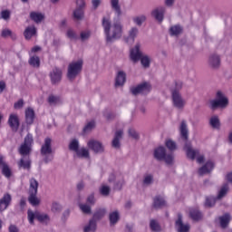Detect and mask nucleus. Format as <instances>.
<instances>
[{
    "label": "nucleus",
    "mask_w": 232,
    "mask_h": 232,
    "mask_svg": "<svg viewBox=\"0 0 232 232\" xmlns=\"http://www.w3.org/2000/svg\"><path fill=\"white\" fill-rule=\"evenodd\" d=\"M153 206L155 209H162L166 208V200L160 196H156L153 199Z\"/></svg>",
    "instance_id": "bb28decb"
},
{
    "label": "nucleus",
    "mask_w": 232,
    "mask_h": 232,
    "mask_svg": "<svg viewBox=\"0 0 232 232\" xmlns=\"http://www.w3.org/2000/svg\"><path fill=\"white\" fill-rule=\"evenodd\" d=\"M182 26L177 24V25H172L170 28H169V34L172 35V36H179L180 35V34H182Z\"/></svg>",
    "instance_id": "f704fd0d"
},
{
    "label": "nucleus",
    "mask_w": 232,
    "mask_h": 232,
    "mask_svg": "<svg viewBox=\"0 0 232 232\" xmlns=\"http://www.w3.org/2000/svg\"><path fill=\"white\" fill-rule=\"evenodd\" d=\"M87 202H88V204H91V206H93L95 204V195L94 194H91L87 198Z\"/></svg>",
    "instance_id": "69168bd1"
},
{
    "label": "nucleus",
    "mask_w": 232,
    "mask_h": 232,
    "mask_svg": "<svg viewBox=\"0 0 232 232\" xmlns=\"http://www.w3.org/2000/svg\"><path fill=\"white\" fill-rule=\"evenodd\" d=\"M139 35V28L137 27H132L129 31V39H131V41H135V37Z\"/></svg>",
    "instance_id": "49530a36"
},
{
    "label": "nucleus",
    "mask_w": 232,
    "mask_h": 232,
    "mask_svg": "<svg viewBox=\"0 0 232 232\" xmlns=\"http://www.w3.org/2000/svg\"><path fill=\"white\" fill-rule=\"evenodd\" d=\"M166 146L169 151H175V150H177V143L171 140L166 141Z\"/></svg>",
    "instance_id": "603ef678"
},
{
    "label": "nucleus",
    "mask_w": 232,
    "mask_h": 232,
    "mask_svg": "<svg viewBox=\"0 0 232 232\" xmlns=\"http://www.w3.org/2000/svg\"><path fill=\"white\" fill-rule=\"evenodd\" d=\"M66 36H67L68 39H70L71 41H77V39H79V36L77 35V34L75 33V31H73V30H72V29H68V30H67Z\"/></svg>",
    "instance_id": "a18cd8bd"
},
{
    "label": "nucleus",
    "mask_w": 232,
    "mask_h": 232,
    "mask_svg": "<svg viewBox=\"0 0 232 232\" xmlns=\"http://www.w3.org/2000/svg\"><path fill=\"white\" fill-rule=\"evenodd\" d=\"M12 204V195L5 193L0 199V212L5 211L8 208V206Z\"/></svg>",
    "instance_id": "dca6fc26"
},
{
    "label": "nucleus",
    "mask_w": 232,
    "mask_h": 232,
    "mask_svg": "<svg viewBox=\"0 0 232 232\" xmlns=\"http://www.w3.org/2000/svg\"><path fill=\"white\" fill-rule=\"evenodd\" d=\"M17 164L20 169H27L29 171V169H32V160L30 157L24 156L22 159H20Z\"/></svg>",
    "instance_id": "a211bd4d"
},
{
    "label": "nucleus",
    "mask_w": 232,
    "mask_h": 232,
    "mask_svg": "<svg viewBox=\"0 0 232 232\" xmlns=\"http://www.w3.org/2000/svg\"><path fill=\"white\" fill-rule=\"evenodd\" d=\"M209 124L214 130H220V119H218V116H212L209 120Z\"/></svg>",
    "instance_id": "e433bc0d"
},
{
    "label": "nucleus",
    "mask_w": 232,
    "mask_h": 232,
    "mask_svg": "<svg viewBox=\"0 0 232 232\" xmlns=\"http://www.w3.org/2000/svg\"><path fill=\"white\" fill-rule=\"evenodd\" d=\"M69 150L70 151H74V153L77 152V150H79V140L77 139H74L70 142Z\"/></svg>",
    "instance_id": "79ce46f5"
},
{
    "label": "nucleus",
    "mask_w": 232,
    "mask_h": 232,
    "mask_svg": "<svg viewBox=\"0 0 232 232\" xmlns=\"http://www.w3.org/2000/svg\"><path fill=\"white\" fill-rule=\"evenodd\" d=\"M123 135L124 131H122L121 130L115 131L114 138L111 142L112 148H115V150H119L121 148V140H122Z\"/></svg>",
    "instance_id": "f3484780"
},
{
    "label": "nucleus",
    "mask_w": 232,
    "mask_h": 232,
    "mask_svg": "<svg viewBox=\"0 0 232 232\" xmlns=\"http://www.w3.org/2000/svg\"><path fill=\"white\" fill-rule=\"evenodd\" d=\"M47 102L50 104V106H55L57 102H59V97L50 94L49 97L47 98Z\"/></svg>",
    "instance_id": "09e8293b"
},
{
    "label": "nucleus",
    "mask_w": 232,
    "mask_h": 232,
    "mask_svg": "<svg viewBox=\"0 0 232 232\" xmlns=\"http://www.w3.org/2000/svg\"><path fill=\"white\" fill-rule=\"evenodd\" d=\"M153 156L156 160H164V158L166 157V148L162 146L156 148Z\"/></svg>",
    "instance_id": "5701e85b"
},
{
    "label": "nucleus",
    "mask_w": 232,
    "mask_h": 232,
    "mask_svg": "<svg viewBox=\"0 0 232 232\" xmlns=\"http://www.w3.org/2000/svg\"><path fill=\"white\" fill-rule=\"evenodd\" d=\"M68 217H70V210L69 209H67L63 212V214L62 216L63 222H66V220H68Z\"/></svg>",
    "instance_id": "338daca9"
},
{
    "label": "nucleus",
    "mask_w": 232,
    "mask_h": 232,
    "mask_svg": "<svg viewBox=\"0 0 232 232\" xmlns=\"http://www.w3.org/2000/svg\"><path fill=\"white\" fill-rule=\"evenodd\" d=\"M171 97L174 108L183 110L184 106H186V101H184L180 92L177 90H171Z\"/></svg>",
    "instance_id": "9b49d317"
},
{
    "label": "nucleus",
    "mask_w": 232,
    "mask_h": 232,
    "mask_svg": "<svg viewBox=\"0 0 232 232\" xmlns=\"http://www.w3.org/2000/svg\"><path fill=\"white\" fill-rule=\"evenodd\" d=\"M123 186H124V179L121 178V179L117 180L114 183L113 188L116 189L117 191H121V189H122Z\"/></svg>",
    "instance_id": "864d4df0"
},
{
    "label": "nucleus",
    "mask_w": 232,
    "mask_h": 232,
    "mask_svg": "<svg viewBox=\"0 0 232 232\" xmlns=\"http://www.w3.org/2000/svg\"><path fill=\"white\" fill-rule=\"evenodd\" d=\"M50 77L53 84H57V82H59V69L55 68L53 70V72L50 73Z\"/></svg>",
    "instance_id": "a19ab883"
},
{
    "label": "nucleus",
    "mask_w": 232,
    "mask_h": 232,
    "mask_svg": "<svg viewBox=\"0 0 232 232\" xmlns=\"http://www.w3.org/2000/svg\"><path fill=\"white\" fill-rule=\"evenodd\" d=\"M10 14H11V13L9 10H4L1 12V17L5 21H8V19H10Z\"/></svg>",
    "instance_id": "052dcab7"
},
{
    "label": "nucleus",
    "mask_w": 232,
    "mask_h": 232,
    "mask_svg": "<svg viewBox=\"0 0 232 232\" xmlns=\"http://www.w3.org/2000/svg\"><path fill=\"white\" fill-rule=\"evenodd\" d=\"M39 189V182L35 179L32 178L30 179L29 187V197L28 200L31 206H39L40 200L37 198V191Z\"/></svg>",
    "instance_id": "423d86ee"
},
{
    "label": "nucleus",
    "mask_w": 232,
    "mask_h": 232,
    "mask_svg": "<svg viewBox=\"0 0 232 232\" xmlns=\"http://www.w3.org/2000/svg\"><path fill=\"white\" fill-rule=\"evenodd\" d=\"M72 16L76 21H82V19H84V9L75 7L72 12Z\"/></svg>",
    "instance_id": "7c9ffc66"
},
{
    "label": "nucleus",
    "mask_w": 232,
    "mask_h": 232,
    "mask_svg": "<svg viewBox=\"0 0 232 232\" xmlns=\"http://www.w3.org/2000/svg\"><path fill=\"white\" fill-rule=\"evenodd\" d=\"M40 152L42 157H45L44 159V162L48 164V162L52 160V153H53V150L52 149V138L47 137L44 139Z\"/></svg>",
    "instance_id": "0eeeda50"
},
{
    "label": "nucleus",
    "mask_w": 232,
    "mask_h": 232,
    "mask_svg": "<svg viewBox=\"0 0 232 232\" xmlns=\"http://www.w3.org/2000/svg\"><path fill=\"white\" fill-rule=\"evenodd\" d=\"M189 217L194 222H198L202 220V212L198 208H190Z\"/></svg>",
    "instance_id": "a878e982"
},
{
    "label": "nucleus",
    "mask_w": 232,
    "mask_h": 232,
    "mask_svg": "<svg viewBox=\"0 0 232 232\" xmlns=\"http://www.w3.org/2000/svg\"><path fill=\"white\" fill-rule=\"evenodd\" d=\"M217 200H218L217 198H207L205 206H207L208 208H213V206H215Z\"/></svg>",
    "instance_id": "6e6d98bb"
},
{
    "label": "nucleus",
    "mask_w": 232,
    "mask_h": 232,
    "mask_svg": "<svg viewBox=\"0 0 232 232\" xmlns=\"http://www.w3.org/2000/svg\"><path fill=\"white\" fill-rule=\"evenodd\" d=\"M90 37H92V31H82L80 34V39L82 43H84V41H88Z\"/></svg>",
    "instance_id": "c03bdc74"
},
{
    "label": "nucleus",
    "mask_w": 232,
    "mask_h": 232,
    "mask_svg": "<svg viewBox=\"0 0 232 232\" xmlns=\"http://www.w3.org/2000/svg\"><path fill=\"white\" fill-rule=\"evenodd\" d=\"M9 232H19V228H17L14 225H10Z\"/></svg>",
    "instance_id": "774afa93"
},
{
    "label": "nucleus",
    "mask_w": 232,
    "mask_h": 232,
    "mask_svg": "<svg viewBox=\"0 0 232 232\" xmlns=\"http://www.w3.org/2000/svg\"><path fill=\"white\" fill-rule=\"evenodd\" d=\"M150 227L151 231H160V225H159V222H157L155 219L150 220Z\"/></svg>",
    "instance_id": "8fccbe9b"
},
{
    "label": "nucleus",
    "mask_w": 232,
    "mask_h": 232,
    "mask_svg": "<svg viewBox=\"0 0 232 232\" xmlns=\"http://www.w3.org/2000/svg\"><path fill=\"white\" fill-rule=\"evenodd\" d=\"M111 8L113 10V12H115L118 17L122 15V10L121 9V4L119 3V0H111Z\"/></svg>",
    "instance_id": "cd10ccee"
},
{
    "label": "nucleus",
    "mask_w": 232,
    "mask_h": 232,
    "mask_svg": "<svg viewBox=\"0 0 232 232\" xmlns=\"http://www.w3.org/2000/svg\"><path fill=\"white\" fill-rule=\"evenodd\" d=\"M82 60H78L69 63L67 68V79L70 82H73L81 72H82Z\"/></svg>",
    "instance_id": "20e7f679"
},
{
    "label": "nucleus",
    "mask_w": 232,
    "mask_h": 232,
    "mask_svg": "<svg viewBox=\"0 0 232 232\" xmlns=\"http://www.w3.org/2000/svg\"><path fill=\"white\" fill-rule=\"evenodd\" d=\"M8 124L12 130H19V116H17V114H10L8 119Z\"/></svg>",
    "instance_id": "aec40b11"
},
{
    "label": "nucleus",
    "mask_w": 232,
    "mask_h": 232,
    "mask_svg": "<svg viewBox=\"0 0 232 232\" xmlns=\"http://www.w3.org/2000/svg\"><path fill=\"white\" fill-rule=\"evenodd\" d=\"M109 220H110L111 226H115V224H117V222H119V220H121V215L119 214V212L117 210L111 212L109 214Z\"/></svg>",
    "instance_id": "c756f323"
},
{
    "label": "nucleus",
    "mask_w": 232,
    "mask_h": 232,
    "mask_svg": "<svg viewBox=\"0 0 232 232\" xmlns=\"http://www.w3.org/2000/svg\"><path fill=\"white\" fill-rule=\"evenodd\" d=\"M30 19H32V21L34 23L39 24L44 19V14L37 12H31Z\"/></svg>",
    "instance_id": "72a5a7b5"
},
{
    "label": "nucleus",
    "mask_w": 232,
    "mask_h": 232,
    "mask_svg": "<svg viewBox=\"0 0 232 232\" xmlns=\"http://www.w3.org/2000/svg\"><path fill=\"white\" fill-rule=\"evenodd\" d=\"M95 128V121H91L82 129V133H91Z\"/></svg>",
    "instance_id": "58836bf2"
},
{
    "label": "nucleus",
    "mask_w": 232,
    "mask_h": 232,
    "mask_svg": "<svg viewBox=\"0 0 232 232\" xmlns=\"http://www.w3.org/2000/svg\"><path fill=\"white\" fill-rule=\"evenodd\" d=\"M106 213V208H97L92 216V219L84 227L83 232H95L97 230V220H102Z\"/></svg>",
    "instance_id": "7ed1b4c3"
},
{
    "label": "nucleus",
    "mask_w": 232,
    "mask_h": 232,
    "mask_svg": "<svg viewBox=\"0 0 232 232\" xmlns=\"http://www.w3.org/2000/svg\"><path fill=\"white\" fill-rule=\"evenodd\" d=\"M79 208L82 211V213H85V215L92 214V207H90V205L80 204Z\"/></svg>",
    "instance_id": "3c124183"
},
{
    "label": "nucleus",
    "mask_w": 232,
    "mask_h": 232,
    "mask_svg": "<svg viewBox=\"0 0 232 232\" xmlns=\"http://www.w3.org/2000/svg\"><path fill=\"white\" fill-rule=\"evenodd\" d=\"M102 25L105 34V39L107 44H111L122 37L123 26L120 20L113 22L110 18L103 16L102 20Z\"/></svg>",
    "instance_id": "f257e3e1"
},
{
    "label": "nucleus",
    "mask_w": 232,
    "mask_h": 232,
    "mask_svg": "<svg viewBox=\"0 0 232 232\" xmlns=\"http://www.w3.org/2000/svg\"><path fill=\"white\" fill-rule=\"evenodd\" d=\"M142 51H140V44H137L134 48L130 49V57L134 63H139L142 57Z\"/></svg>",
    "instance_id": "2eb2a0df"
},
{
    "label": "nucleus",
    "mask_w": 232,
    "mask_h": 232,
    "mask_svg": "<svg viewBox=\"0 0 232 232\" xmlns=\"http://www.w3.org/2000/svg\"><path fill=\"white\" fill-rule=\"evenodd\" d=\"M213 168H215V164L212 161H207L206 164L198 169V173L199 175L211 173V171H213Z\"/></svg>",
    "instance_id": "b1692460"
},
{
    "label": "nucleus",
    "mask_w": 232,
    "mask_h": 232,
    "mask_svg": "<svg viewBox=\"0 0 232 232\" xmlns=\"http://www.w3.org/2000/svg\"><path fill=\"white\" fill-rule=\"evenodd\" d=\"M36 34H37V29L34 25L26 27L24 32V37L27 41H30V39H32L34 35H36Z\"/></svg>",
    "instance_id": "393cba45"
},
{
    "label": "nucleus",
    "mask_w": 232,
    "mask_h": 232,
    "mask_svg": "<svg viewBox=\"0 0 232 232\" xmlns=\"http://www.w3.org/2000/svg\"><path fill=\"white\" fill-rule=\"evenodd\" d=\"M23 106H24V102L23 101V99L18 100L14 104V110H21V108H23Z\"/></svg>",
    "instance_id": "680f3d73"
},
{
    "label": "nucleus",
    "mask_w": 232,
    "mask_h": 232,
    "mask_svg": "<svg viewBox=\"0 0 232 232\" xmlns=\"http://www.w3.org/2000/svg\"><path fill=\"white\" fill-rule=\"evenodd\" d=\"M110 191H111V189L110 188L109 186L102 185L100 188V193L102 195V197H109L110 196Z\"/></svg>",
    "instance_id": "de8ad7c7"
},
{
    "label": "nucleus",
    "mask_w": 232,
    "mask_h": 232,
    "mask_svg": "<svg viewBox=\"0 0 232 232\" xmlns=\"http://www.w3.org/2000/svg\"><path fill=\"white\" fill-rule=\"evenodd\" d=\"M87 146L89 150H92L94 153H104V145L97 140H90L87 142Z\"/></svg>",
    "instance_id": "4468645a"
},
{
    "label": "nucleus",
    "mask_w": 232,
    "mask_h": 232,
    "mask_svg": "<svg viewBox=\"0 0 232 232\" xmlns=\"http://www.w3.org/2000/svg\"><path fill=\"white\" fill-rule=\"evenodd\" d=\"M126 82V72L123 71H119L116 78H115V87L119 88V86H124Z\"/></svg>",
    "instance_id": "4be33fe9"
},
{
    "label": "nucleus",
    "mask_w": 232,
    "mask_h": 232,
    "mask_svg": "<svg viewBox=\"0 0 232 232\" xmlns=\"http://www.w3.org/2000/svg\"><path fill=\"white\" fill-rule=\"evenodd\" d=\"M28 63L33 68L41 67V58H39L37 55L31 56L28 60Z\"/></svg>",
    "instance_id": "2f4dec72"
},
{
    "label": "nucleus",
    "mask_w": 232,
    "mask_h": 232,
    "mask_svg": "<svg viewBox=\"0 0 232 232\" xmlns=\"http://www.w3.org/2000/svg\"><path fill=\"white\" fill-rule=\"evenodd\" d=\"M2 174L6 177V179H10L12 177V169H10V167L8 164H5L2 167Z\"/></svg>",
    "instance_id": "37998d69"
},
{
    "label": "nucleus",
    "mask_w": 232,
    "mask_h": 232,
    "mask_svg": "<svg viewBox=\"0 0 232 232\" xmlns=\"http://www.w3.org/2000/svg\"><path fill=\"white\" fill-rule=\"evenodd\" d=\"M27 217L29 224L34 225V220L37 218L38 222L44 223V222H50V217L47 214H43L41 212H34L32 210L27 211Z\"/></svg>",
    "instance_id": "9d476101"
},
{
    "label": "nucleus",
    "mask_w": 232,
    "mask_h": 232,
    "mask_svg": "<svg viewBox=\"0 0 232 232\" xmlns=\"http://www.w3.org/2000/svg\"><path fill=\"white\" fill-rule=\"evenodd\" d=\"M34 121H35V111L32 107H28L25 109V122L28 126H32Z\"/></svg>",
    "instance_id": "6ab92c4d"
},
{
    "label": "nucleus",
    "mask_w": 232,
    "mask_h": 232,
    "mask_svg": "<svg viewBox=\"0 0 232 232\" xmlns=\"http://www.w3.org/2000/svg\"><path fill=\"white\" fill-rule=\"evenodd\" d=\"M163 160L166 164H173V155L172 154H165V158Z\"/></svg>",
    "instance_id": "e2e57ef3"
},
{
    "label": "nucleus",
    "mask_w": 232,
    "mask_h": 232,
    "mask_svg": "<svg viewBox=\"0 0 232 232\" xmlns=\"http://www.w3.org/2000/svg\"><path fill=\"white\" fill-rule=\"evenodd\" d=\"M151 92V84L150 82H142L137 85L136 87L130 88V93L132 95H148Z\"/></svg>",
    "instance_id": "1a4fd4ad"
},
{
    "label": "nucleus",
    "mask_w": 232,
    "mask_h": 232,
    "mask_svg": "<svg viewBox=\"0 0 232 232\" xmlns=\"http://www.w3.org/2000/svg\"><path fill=\"white\" fill-rule=\"evenodd\" d=\"M227 191H229V185L227 183H226L221 187V188H220V190H219L216 198L218 200H220L221 198H224V196L227 195Z\"/></svg>",
    "instance_id": "c9c22d12"
},
{
    "label": "nucleus",
    "mask_w": 232,
    "mask_h": 232,
    "mask_svg": "<svg viewBox=\"0 0 232 232\" xmlns=\"http://www.w3.org/2000/svg\"><path fill=\"white\" fill-rule=\"evenodd\" d=\"M151 14L153 17H155L156 21H159V23H162V21H164V14H166V8L160 7L154 9Z\"/></svg>",
    "instance_id": "412c9836"
},
{
    "label": "nucleus",
    "mask_w": 232,
    "mask_h": 232,
    "mask_svg": "<svg viewBox=\"0 0 232 232\" xmlns=\"http://www.w3.org/2000/svg\"><path fill=\"white\" fill-rule=\"evenodd\" d=\"M75 153L78 159H90V151L84 147L79 149Z\"/></svg>",
    "instance_id": "473e14b6"
},
{
    "label": "nucleus",
    "mask_w": 232,
    "mask_h": 232,
    "mask_svg": "<svg viewBox=\"0 0 232 232\" xmlns=\"http://www.w3.org/2000/svg\"><path fill=\"white\" fill-rule=\"evenodd\" d=\"M217 99L211 100L209 102V108L212 110V111H215V110H218V108H227L229 104V100L227 97L224 96V93L221 91H218L216 94Z\"/></svg>",
    "instance_id": "39448f33"
},
{
    "label": "nucleus",
    "mask_w": 232,
    "mask_h": 232,
    "mask_svg": "<svg viewBox=\"0 0 232 232\" xmlns=\"http://www.w3.org/2000/svg\"><path fill=\"white\" fill-rule=\"evenodd\" d=\"M144 21H146V17L144 15L133 18V23L138 26H142V23H144Z\"/></svg>",
    "instance_id": "4d7b16f0"
},
{
    "label": "nucleus",
    "mask_w": 232,
    "mask_h": 232,
    "mask_svg": "<svg viewBox=\"0 0 232 232\" xmlns=\"http://www.w3.org/2000/svg\"><path fill=\"white\" fill-rule=\"evenodd\" d=\"M101 3H102V0H92L93 10H97L101 6Z\"/></svg>",
    "instance_id": "0e129e2a"
},
{
    "label": "nucleus",
    "mask_w": 232,
    "mask_h": 232,
    "mask_svg": "<svg viewBox=\"0 0 232 232\" xmlns=\"http://www.w3.org/2000/svg\"><path fill=\"white\" fill-rule=\"evenodd\" d=\"M175 229L177 232H189L191 227L188 223L184 224L183 216L178 213V218L175 221Z\"/></svg>",
    "instance_id": "f8f14e48"
},
{
    "label": "nucleus",
    "mask_w": 232,
    "mask_h": 232,
    "mask_svg": "<svg viewBox=\"0 0 232 232\" xmlns=\"http://www.w3.org/2000/svg\"><path fill=\"white\" fill-rule=\"evenodd\" d=\"M32 146H34V136L31 133H28L24 140V142L18 149V153L22 155V157H26V155H30L32 153Z\"/></svg>",
    "instance_id": "6e6552de"
},
{
    "label": "nucleus",
    "mask_w": 232,
    "mask_h": 232,
    "mask_svg": "<svg viewBox=\"0 0 232 232\" xmlns=\"http://www.w3.org/2000/svg\"><path fill=\"white\" fill-rule=\"evenodd\" d=\"M76 7L82 10H86V1L85 0H76L75 1Z\"/></svg>",
    "instance_id": "13d9d810"
},
{
    "label": "nucleus",
    "mask_w": 232,
    "mask_h": 232,
    "mask_svg": "<svg viewBox=\"0 0 232 232\" xmlns=\"http://www.w3.org/2000/svg\"><path fill=\"white\" fill-rule=\"evenodd\" d=\"M140 61L143 68H150V64H151V58L150 56L142 54Z\"/></svg>",
    "instance_id": "ea45409f"
},
{
    "label": "nucleus",
    "mask_w": 232,
    "mask_h": 232,
    "mask_svg": "<svg viewBox=\"0 0 232 232\" xmlns=\"http://www.w3.org/2000/svg\"><path fill=\"white\" fill-rule=\"evenodd\" d=\"M229 222H231V216L229 214L219 217V224L222 229H226L229 226Z\"/></svg>",
    "instance_id": "c85d7f7f"
},
{
    "label": "nucleus",
    "mask_w": 232,
    "mask_h": 232,
    "mask_svg": "<svg viewBox=\"0 0 232 232\" xmlns=\"http://www.w3.org/2000/svg\"><path fill=\"white\" fill-rule=\"evenodd\" d=\"M179 133L182 140L185 142L184 150L186 151L188 159L195 160V159L200 155V150L198 149H193L191 142L188 141V139H189V130H188V123L184 120L180 123Z\"/></svg>",
    "instance_id": "f03ea898"
},
{
    "label": "nucleus",
    "mask_w": 232,
    "mask_h": 232,
    "mask_svg": "<svg viewBox=\"0 0 232 232\" xmlns=\"http://www.w3.org/2000/svg\"><path fill=\"white\" fill-rule=\"evenodd\" d=\"M208 64L211 70H218L220 68V64H222V59L218 53H211L208 56Z\"/></svg>",
    "instance_id": "ddd939ff"
},
{
    "label": "nucleus",
    "mask_w": 232,
    "mask_h": 232,
    "mask_svg": "<svg viewBox=\"0 0 232 232\" xmlns=\"http://www.w3.org/2000/svg\"><path fill=\"white\" fill-rule=\"evenodd\" d=\"M143 184L145 186H150V184H153V176L152 175H147L144 177Z\"/></svg>",
    "instance_id": "bf43d9fd"
},
{
    "label": "nucleus",
    "mask_w": 232,
    "mask_h": 232,
    "mask_svg": "<svg viewBox=\"0 0 232 232\" xmlns=\"http://www.w3.org/2000/svg\"><path fill=\"white\" fill-rule=\"evenodd\" d=\"M128 133L129 137H131V139H134V140H139V139H140L139 133L134 129H129Z\"/></svg>",
    "instance_id": "5fc2aeb1"
},
{
    "label": "nucleus",
    "mask_w": 232,
    "mask_h": 232,
    "mask_svg": "<svg viewBox=\"0 0 232 232\" xmlns=\"http://www.w3.org/2000/svg\"><path fill=\"white\" fill-rule=\"evenodd\" d=\"M1 36L4 37V39H6V37H11L13 41H15V39H17V35L15 34H13L10 29L2 30Z\"/></svg>",
    "instance_id": "4c0bfd02"
}]
</instances>
